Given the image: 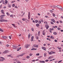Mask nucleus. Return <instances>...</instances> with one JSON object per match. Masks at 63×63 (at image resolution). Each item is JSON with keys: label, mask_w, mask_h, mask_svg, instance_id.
Returning <instances> with one entry per match:
<instances>
[{"label": "nucleus", "mask_w": 63, "mask_h": 63, "mask_svg": "<svg viewBox=\"0 0 63 63\" xmlns=\"http://www.w3.org/2000/svg\"><path fill=\"white\" fill-rule=\"evenodd\" d=\"M51 24H54V23H53V22L51 21Z\"/></svg>", "instance_id": "nucleus-39"}, {"label": "nucleus", "mask_w": 63, "mask_h": 63, "mask_svg": "<svg viewBox=\"0 0 63 63\" xmlns=\"http://www.w3.org/2000/svg\"><path fill=\"white\" fill-rule=\"evenodd\" d=\"M33 47H36V45L34 44V45H33Z\"/></svg>", "instance_id": "nucleus-50"}, {"label": "nucleus", "mask_w": 63, "mask_h": 63, "mask_svg": "<svg viewBox=\"0 0 63 63\" xmlns=\"http://www.w3.org/2000/svg\"><path fill=\"white\" fill-rule=\"evenodd\" d=\"M13 49H15V48H16V47L15 46L13 45Z\"/></svg>", "instance_id": "nucleus-14"}, {"label": "nucleus", "mask_w": 63, "mask_h": 63, "mask_svg": "<svg viewBox=\"0 0 63 63\" xmlns=\"http://www.w3.org/2000/svg\"><path fill=\"white\" fill-rule=\"evenodd\" d=\"M15 6V4H13L12 6L13 7H14Z\"/></svg>", "instance_id": "nucleus-47"}, {"label": "nucleus", "mask_w": 63, "mask_h": 63, "mask_svg": "<svg viewBox=\"0 0 63 63\" xmlns=\"http://www.w3.org/2000/svg\"><path fill=\"white\" fill-rule=\"evenodd\" d=\"M51 20L52 21H53V22H54V23H55V20H54V19H51Z\"/></svg>", "instance_id": "nucleus-12"}, {"label": "nucleus", "mask_w": 63, "mask_h": 63, "mask_svg": "<svg viewBox=\"0 0 63 63\" xmlns=\"http://www.w3.org/2000/svg\"><path fill=\"white\" fill-rule=\"evenodd\" d=\"M2 5H1L0 6V9H1V8H2Z\"/></svg>", "instance_id": "nucleus-60"}, {"label": "nucleus", "mask_w": 63, "mask_h": 63, "mask_svg": "<svg viewBox=\"0 0 63 63\" xmlns=\"http://www.w3.org/2000/svg\"><path fill=\"white\" fill-rule=\"evenodd\" d=\"M30 34L29 33V34L28 36V38H30Z\"/></svg>", "instance_id": "nucleus-31"}, {"label": "nucleus", "mask_w": 63, "mask_h": 63, "mask_svg": "<svg viewBox=\"0 0 63 63\" xmlns=\"http://www.w3.org/2000/svg\"><path fill=\"white\" fill-rule=\"evenodd\" d=\"M50 12L51 13H52V12H53V11L52 10H50Z\"/></svg>", "instance_id": "nucleus-63"}, {"label": "nucleus", "mask_w": 63, "mask_h": 63, "mask_svg": "<svg viewBox=\"0 0 63 63\" xmlns=\"http://www.w3.org/2000/svg\"><path fill=\"white\" fill-rule=\"evenodd\" d=\"M3 38L4 39H6L7 38V37L5 36H3Z\"/></svg>", "instance_id": "nucleus-18"}, {"label": "nucleus", "mask_w": 63, "mask_h": 63, "mask_svg": "<svg viewBox=\"0 0 63 63\" xmlns=\"http://www.w3.org/2000/svg\"><path fill=\"white\" fill-rule=\"evenodd\" d=\"M26 58H27L28 59H29V58H30V56H27L26 57Z\"/></svg>", "instance_id": "nucleus-23"}, {"label": "nucleus", "mask_w": 63, "mask_h": 63, "mask_svg": "<svg viewBox=\"0 0 63 63\" xmlns=\"http://www.w3.org/2000/svg\"><path fill=\"white\" fill-rule=\"evenodd\" d=\"M62 60H61V61H59L58 62V63H59V62H62Z\"/></svg>", "instance_id": "nucleus-51"}, {"label": "nucleus", "mask_w": 63, "mask_h": 63, "mask_svg": "<svg viewBox=\"0 0 63 63\" xmlns=\"http://www.w3.org/2000/svg\"><path fill=\"white\" fill-rule=\"evenodd\" d=\"M57 29L58 30H60V29L59 28H58Z\"/></svg>", "instance_id": "nucleus-49"}, {"label": "nucleus", "mask_w": 63, "mask_h": 63, "mask_svg": "<svg viewBox=\"0 0 63 63\" xmlns=\"http://www.w3.org/2000/svg\"><path fill=\"white\" fill-rule=\"evenodd\" d=\"M4 61V60L2 59H0V61Z\"/></svg>", "instance_id": "nucleus-34"}, {"label": "nucleus", "mask_w": 63, "mask_h": 63, "mask_svg": "<svg viewBox=\"0 0 63 63\" xmlns=\"http://www.w3.org/2000/svg\"><path fill=\"white\" fill-rule=\"evenodd\" d=\"M52 58V57H48V59H51V58Z\"/></svg>", "instance_id": "nucleus-40"}, {"label": "nucleus", "mask_w": 63, "mask_h": 63, "mask_svg": "<svg viewBox=\"0 0 63 63\" xmlns=\"http://www.w3.org/2000/svg\"><path fill=\"white\" fill-rule=\"evenodd\" d=\"M6 14L8 16H10V14H9V13L8 12H7L6 13Z\"/></svg>", "instance_id": "nucleus-37"}, {"label": "nucleus", "mask_w": 63, "mask_h": 63, "mask_svg": "<svg viewBox=\"0 0 63 63\" xmlns=\"http://www.w3.org/2000/svg\"><path fill=\"white\" fill-rule=\"evenodd\" d=\"M6 47H9V45L8 44H6Z\"/></svg>", "instance_id": "nucleus-41"}, {"label": "nucleus", "mask_w": 63, "mask_h": 63, "mask_svg": "<svg viewBox=\"0 0 63 63\" xmlns=\"http://www.w3.org/2000/svg\"><path fill=\"white\" fill-rule=\"evenodd\" d=\"M13 16L12 15H10V17H13Z\"/></svg>", "instance_id": "nucleus-58"}, {"label": "nucleus", "mask_w": 63, "mask_h": 63, "mask_svg": "<svg viewBox=\"0 0 63 63\" xmlns=\"http://www.w3.org/2000/svg\"><path fill=\"white\" fill-rule=\"evenodd\" d=\"M39 62H42V63H45V62H44V61H40Z\"/></svg>", "instance_id": "nucleus-17"}, {"label": "nucleus", "mask_w": 63, "mask_h": 63, "mask_svg": "<svg viewBox=\"0 0 63 63\" xmlns=\"http://www.w3.org/2000/svg\"><path fill=\"white\" fill-rule=\"evenodd\" d=\"M36 26H37V27H38V26H39V24H36Z\"/></svg>", "instance_id": "nucleus-25"}, {"label": "nucleus", "mask_w": 63, "mask_h": 63, "mask_svg": "<svg viewBox=\"0 0 63 63\" xmlns=\"http://www.w3.org/2000/svg\"><path fill=\"white\" fill-rule=\"evenodd\" d=\"M0 31H1V32H3V31L2 30V29L0 28Z\"/></svg>", "instance_id": "nucleus-30"}, {"label": "nucleus", "mask_w": 63, "mask_h": 63, "mask_svg": "<svg viewBox=\"0 0 63 63\" xmlns=\"http://www.w3.org/2000/svg\"><path fill=\"white\" fill-rule=\"evenodd\" d=\"M5 4H7V3H8V1H7V0H5Z\"/></svg>", "instance_id": "nucleus-19"}, {"label": "nucleus", "mask_w": 63, "mask_h": 63, "mask_svg": "<svg viewBox=\"0 0 63 63\" xmlns=\"http://www.w3.org/2000/svg\"><path fill=\"white\" fill-rule=\"evenodd\" d=\"M35 22H36V23H37V22H38V20H35Z\"/></svg>", "instance_id": "nucleus-36"}, {"label": "nucleus", "mask_w": 63, "mask_h": 63, "mask_svg": "<svg viewBox=\"0 0 63 63\" xmlns=\"http://www.w3.org/2000/svg\"><path fill=\"white\" fill-rule=\"evenodd\" d=\"M1 12L2 14H3V15H5V13H4V12H3V10H1Z\"/></svg>", "instance_id": "nucleus-11"}, {"label": "nucleus", "mask_w": 63, "mask_h": 63, "mask_svg": "<svg viewBox=\"0 0 63 63\" xmlns=\"http://www.w3.org/2000/svg\"><path fill=\"white\" fill-rule=\"evenodd\" d=\"M25 53H23V54H21L20 55H19L17 56V57H19V56H23L24 55Z\"/></svg>", "instance_id": "nucleus-2"}, {"label": "nucleus", "mask_w": 63, "mask_h": 63, "mask_svg": "<svg viewBox=\"0 0 63 63\" xmlns=\"http://www.w3.org/2000/svg\"><path fill=\"white\" fill-rule=\"evenodd\" d=\"M47 26H48V24H46V25L45 26V27H46Z\"/></svg>", "instance_id": "nucleus-45"}, {"label": "nucleus", "mask_w": 63, "mask_h": 63, "mask_svg": "<svg viewBox=\"0 0 63 63\" xmlns=\"http://www.w3.org/2000/svg\"><path fill=\"white\" fill-rule=\"evenodd\" d=\"M22 20L23 21H25V19L24 18H23Z\"/></svg>", "instance_id": "nucleus-55"}, {"label": "nucleus", "mask_w": 63, "mask_h": 63, "mask_svg": "<svg viewBox=\"0 0 63 63\" xmlns=\"http://www.w3.org/2000/svg\"><path fill=\"white\" fill-rule=\"evenodd\" d=\"M37 50V48H32L31 49V50Z\"/></svg>", "instance_id": "nucleus-10"}, {"label": "nucleus", "mask_w": 63, "mask_h": 63, "mask_svg": "<svg viewBox=\"0 0 63 63\" xmlns=\"http://www.w3.org/2000/svg\"><path fill=\"white\" fill-rule=\"evenodd\" d=\"M39 24H41V21H39Z\"/></svg>", "instance_id": "nucleus-44"}, {"label": "nucleus", "mask_w": 63, "mask_h": 63, "mask_svg": "<svg viewBox=\"0 0 63 63\" xmlns=\"http://www.w3.org/2000/svg\"><path fill=\"white\" fill-rule=\"evenodd\" d=\"M49 31L50 33H52V32H51V29L50 28L49 29Z\"/></svg>", "instance_id": "nucleus-27"}, {"label": "nucleus", "mask_w": 63, "mask_h": 63, "mask_svg": "<svg viewBox=\"0 0 63 63\" xmlns=\"http://www.w3.org/2000/svg\"><path fill=\"white\" fill-rule=\"evenodd\" d=\"M0 58H2V59H3L4 60H5V59H4V58L2 57H0Z\"/></svg>", "instance_id": "nucleus-29"}, {"label": "nucleus", "mask_w": 63, "mask_h": 63, "mask_svg": "<svg viewBox=\"0 0 63 63\" xmlns=\"http://www.w3.org/2000/svg\"><path fill=\"white\" fill-rule=\"evenodd\" d=\"M4 19H1L0 20V22H3Z\"/></svg>", "instance_id": "nucleus-22"}, {"label": "nucleus", "mask_w": 63, "mask_h": 63, "mask_svg": "<svg viewBox=\"0 0 63 63\" xmlns=\"http://www.w3.org/2000/svg\"><path fill=\"white\" fill-rule=\"evenodd\" d=\"M53 8H55V7H56V6H53Z\"/></svg>", "instance_id": "nucleus-64"}, {"label": "nucleus", "mask_w": 63, "mask_h": 63, "mask_svg": "<svg viewBox=\"0 0 63 63\" xmlns=\"http://www.w3.org/2000/svg\"><path fill=\"white\" fill-rule=\"evenodd\" d=\"M41 57H42V56H40L39 57V58H41Z\"/></svg>", "instance_id": "nucleus-59"}, {"label": "nucleus", "mask_w": 63, "mask_h": 63, "mask_svg": "<svg viewBox=\"0 0 63 63\" xmlns=\"http://www.w3.org/2000/svg\"><path fill=\"white\" fill-rule=\"evenodd\" d=\"M21 49V47H19L17 50V51H19V50H20V49Z\"/></svg>", "instance_id": "nucleus-15"}, {"label": "nucleus", "mask_w": 63, "mask_h": 63, "mask_svg": "<svg viewBox=\"0 0 63 63\" xmlns=\"http://www.w3.org/2000/svg\"><path fill=\"white\" fill-rule=\"evenodd\" d=\"M24 14H25V13H24L23 15H21V16H24Z\"/></svg>", "instance_id": "nucleus-53"}, {"label": "nucleus", "mask_w": 63, "mask_h": 63, "mask_svg": "<svg viewBox=\"0 0 63 63\" xmlns=\"http://www.w3.org/2000/svg\"><path fill=\"white\" fill-rule=\"evenodd\" d=\"M39 4V2H37L36 3V5L37 6V7H39V5H38Z\"/></svg>", "instance_id": "nucleus-9"}, {"label": "nucleus", "mask_w": 63, "mask_h": 63, "mask_svg": "<svg viewBox=\"0 0 63 63\" xmlns=\"http://www.w3.org/2000/svg\"><path fill=\"white\" fill-rule=\"evenodd\" d=\"M39 55H40V54H39V53L36 54V56H39Z\"/></svg>", "instance_id": "nucleus-35"}, {"label": "nucleus", "mask_w": 63, "mask_h": 63, "mask_svg": "<svg viewBox=\"0 0 63 63\" xmlns=\"http://www.w3.org/2000/svg\"><path fill=\"white\" fill-rule=\"evenodd\" d=\"M5 16L4 15H1L0 16V18L1 19H3V16Z\"/></svg>", "instance_id": "nucleus-5"}, {"label": "nucleus", "mask_w": 63, "mask_h": 63, "mask_svg": "<svg viewBox=\"0 0 63 63\" xmlns=\"http://www.w3.org/2000/svg\"><path fill=\"white\" fill-rule=\"evenodd\" d=\"M57 8H58L60 9H63V7H62L61 6L59 5H57L56 6Z\"/></svg>", "instance_id": "nucleus-1"}, {"label": "nucleus", "mask_w": 63, "mask_h": 63, "mask_svg": "<svg viewBox=\"0 0 63 63\" xmlns=\"http://www.w3.org/2000/svg\"><path fill=\"white\" fill-rule=\"evenodd\" d=\"M2 2L3 4H4V5L5 4V3H4V0H1V1H0V3H1Z\"/></svg>", "instance_id": "nucleus-6"}, {"label": "nucleus", "mask_w": 63, "mask_h": 63, "mask_svg": "<svg viewBox=\"0 0 63 63\" xmlns=\"http://www.w3.org/2000/svg\"><path fill=\"white\" fill-rule=\"evenodd\" d=\"M40 32L39 31L38 32V36H39V35H40Z\"/></svg>", "instance_id": "nucleus-32"}, {"label": "nucleus", "mask_w": 63, "mask_h": 63, "mask_svg": "<svg viewBox=\"0 0 63 63\" xmlns=\"http://www.w3.org/2000/svg\"><path fill=\"white\" fill-rule=\"evenodd\" d=\"M50 38L51 39H54V37H53V36H51Z\"/></svg>", "instance_id": "nucleus-21"}, {"label": "nucleus", "mask_w": 63, "mask_h": 63, "mask_svg": "<svg viewBox=\"0 0 63 63\" xmlns=\"http://www.w3.org/2000/svg\"><path fill=\"white\" fill-rule=\"evenodd\" d=\"M43 35H45V33L43 32Z\"/></svg>", "instance_id": "nucleus-56"}, {"label": "nucleus", "mask_w": 63, "mask_h": 63, "mask_svg": "<svg viewBox=\"0 0 63 63\" xmlns=\"http://www.w3.org/2000/svg\"><path fill=\"white\" fill-rule=\"evenodd\" d=\"M8 52H9V51L8 50L5 51L3 52V53H7Z\"/></svg>", "instance_id": "nucleus-7"}, {"label": "nucleus", "mask_w": 63, "mask_h": 63, "mask_svg": "<svg viewBox=\"0 0 63 63\" xmlns=\"http://www.w3.org/2000/svg\"><path fill=\"white\" fill-rule=\"evenodd\" d=\"M7 56H9V57H11V55H8Z\"/></svg>", "instance_id": "nucleus-62"}, {"label": "nucleus", "mask_w": 63, "mask_h": 63, "mask_svg": "<svg viewBox=\"0 0 63 63\" xmlns=\"http://www.w3.org/2000/svg\"><path fill=\"white\" fill-rule=\"evenodd\" d=\"M38 45H36V47H38Z\"/></svg>", "instance_id": "nucleus-57"}, {"label": "nucleus", "mask_w": 63, "mask_h": 63, "mask_svg": "<svg viewBox=\"0 0 63 63\" xmlns=\"http://www.w3.org/2000/svg\"><path fill=\"white\" fill-rule=\"evenodd\" d=\"M34 39V37L32 36V37L31 39V41H33V39Z\"/></svg>", "instance_id": "nucleus-16"}, {"label": "nucleus", "mask_w": 63, "mask_h": 63, "mask_svg": "<svg viewBox=\"0 0 63 63\" xmlns=\"http://www.w3.org/2000/svg\"><path fill=\"white\" fill-rule=\"evenodd\" d=\"M54 41L55 42H57V40H56L55 39V40H54Z\"/></svg>", "instance_id": "nucleus-54"}, {"label": "nucleus", "mask_w": 63, "mask_h": 63, "mask_svg": "<svg viewBox=\"0 0 63 63\" xmlns=\"http://www.w3.org/2000/svg\"><path fill=\"white\" fill-rule=\"evenodd\" d=\"M53 16L54 17V16H55V14H54V13L53 14Z\"/></svg>", "instance_id": "nucleus-38"}, {"label": "nucleus", "mask_w": 63, "mask_h": 63, "mask_svg": "<svg viewBox=\"0 0 63 63\" xmlns=\"http://www.w3.org/2000/svg\"><path fill=\"white\" fill-rule=\"evenodd\" d=\"M47 40H49V41H51V40H50V39H49V38H47Z\"/></svg>", "instance_id": "nucleus-42"}, {"label": "nucleus", "mask_w": 63, "mask_h": 63, "mask_svg": "<svg viewBox=\"0 0 63 63\" xmlns=\"http://www.w3.org/2000/svg\"><path fill=\"white\" fill-rule=\"evenodd\" d=\"M46 55H47V53H45L44 54V56H46Z\"/></svg>", "instance_id": "nucleus-52"}, {"label": "nucleus", "mask_w": 63, "mask_h": 63, "mask_svg": "<svg viewBox=\"0 0 63 63\" xmlns=\"http://www.w3.org/2000/svg\"><path fill=\"white\" fill-rule=\"evenodd\" d=\"M32 31H34V29L33 28H32Z\"/></svg>", "instance_id": "nucleus-43"}, {"label": "nucleus", "mask_w": 63, "mask_h": 63, "mask_svg": "<svg viewBox=\"0 0 63 63\" xmlns=\"http://www.w3.org/2000/svg\"><path fill=\"white\" fill-rule=\"evenodd\" d=\"M46 29L47 30V29H48V28H49V26H47L46 27Z\"/></svg>", "instance_id": "nucleus-24"}, {"label": "nucleus", "mask_w": 63, "mask_h": 63, "mask_svg": "<svg viewBox=\"0 0 63 63\" xmlns=\"http://www.w3.org/2000/svg\"><path fill=\"white\" fill-rule=\"evenodd\" d=\"M28 17V19H30V12L29 13Z\"/></svg>", "instance_id": "nucleus-8"}, {"label": "nucleus", "mask_w": 63, "mask_h": 63, "mask_svg": "<svg viewBox=\"0 0 63 63\" xmlns=\"http://www.w3.org/2000/svg\"><path fill=\"white\" fill-rule=\"evenodd\" d=\"M36 38L37 39V40H38V39H39V37L37 36H36Z\"/></svg>", "instance_id": "nucleus-33"}, {"label": "nucleus", "mask_w": 63, "mask_h": 63, "mask_svg": "<svg viewBox=\"0 0 63 63\" xmlns=\"http://www.w3.org/2000/svg\"><path fill=\"white\" fill-rule=\"evenodd\" d=\"M29 55L30 56H32V54H30Z\"/></svg>", "instance_id": "nucleus-46"}, {"label": "nucleus", "mask_w": 63, "mask_h": 63, "mask_svg": "<svg viewBox=\"0 0 63 63\" xmlns=\"http://www.w3.org/2000/svg\"><path fill=\"white\" fill-rule=\"evenodd\" d=\"M30 46V45L26 44L25 46V47L26 48H27L28 47H29Z\"/></svg>", "instance_id": "nucleus-4"}, {"label": "nucleus", "mask_w": 63, "mask_h": 63, "mask_svg": "<svg viewBox=\"0 0 63 63\" xmlns=\"http://www.w3.org/2000/svg\"><path fill=\"white\" fill-rule=\"evenodd\" d=\"M53 53H55V52H54L52 51H51L50 52H49V53L48 54H49L51 55V54H53Z\"/></svg>", "instance_id": "nucleus-3"}, {"label": "nucleus", "mask_w": 63, "mask_h": 63, "mask_svg": "<svg viewBox=\"0 0 63 63\" xmlns=\"http://www.w3.org/2000/svg\"><path fill=\"white\" fill-rule=\"evenodd\" d=\"M15 7L16 8V9H17V6H15Z\"/></svg>", "instance_id": "nucleus-61"}, {"label": "nucleus", "mask_w": 63, "mask_h": 63, "mask_svg": "<svg viewBox=\"0 0 63 63\" xmlns=\"http://www.w3.org/2000/svg\"><path fill=\"white\" fill-rule=\"evenodd\" d=\"M42 49H43L44 50H45V51L46 50V48H45L44 47H42Z\"/></svg>", "instance_id": "nucleus-13"}, {"label": "nucleus", "mask_w": 63, "mask_h": 63, "mask_svg": "<svg viewBox=\"0 0 63 63\" xmlns=\"http://www.w3.org/2000/svg\"><path fill=\"white\" fill-rule=\"evenodd\" d=\"M13 61H16H16L17 60V59H13Z\"/></svg>", "instance_id": "nucleus-20"}, {"label": "nucleus", "mask_w": 63, "mask_h": 63, "mask_svg": "<svg viewBox=\"0 0 63 63\" xmlns=\"http://www.w3.org/2000/svg\"><path fill=\"white\" fill-rule=\"evenodd\" d=\"M7 21H8V20L3 19V22H7Z\"/></svg>", "instance_id": "nucleus-26"}, {"label": "nucleus", "mask_w": 63, "mask_h": 63, "mask_svg": "<svg viewBox=\"0 0 63 63\" xmlns=\"http://www.w3.org/2000/svg\"><path fill=\"white\" fill-rule=\"evenodd\" d=\"M45 61L46 62H48V60H46Z\"/></svg>", "instance_id": "nucleus-48"}, {"label": "nucleus", "mask_w": 63, "mask_h": 63, "mask_svg": "<svg viewBox=\"0 0 63 63\" xmlns=\"http://www.w3.org/2000/svg\"><path fill=\"white\" fill-rule=\"evenodd\" d=\"M53 34L54 35H56L57 34V33L56 32H53Z\"/></svg>", "instance_id": "nucleus-28"}]
</instances>
